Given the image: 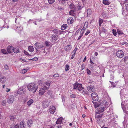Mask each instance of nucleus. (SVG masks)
<instances>
[{
	"instance_id": "nucleus-14",
	"label": "nucleus",
	"mask_w": 128,
	"mask_h": 128,
	"mask_svg": "<svg viewBox=\"0 0 128 128\" xmlns=\"http://www.w3.org/2000/svg\"><path fill=\"white\" fill-rule=\"evenodd\" d=\"M72 48L71 45H67L66 46L65 48V50L67 52L70 51Z\"/></svg>"
},
{
	"instance_id": "nucleus-10",
	"label": "nucleus",
	"mask_w": 128,
	"mask_h": 128,
	"mask_svg": "<svg viewBox=\"0 0 128 128\" xmlns=\"http://www.w3.org/2000/svg\"><path fill=\"white\" fill-rule=\"evenodd\" d=\"M34 46L38 49H40L42 48L44 46L42 44H40L38 42H36L34 44Z\"/></svg>"
},
{
	"instance_id": "nucleus-12",
	"label": "nucleus",
	"mask_w": 128,
	"mask_h": 128,
	"mask_svg": "<svg viewBox=\"0 0 128 128\" xmlns=\"http://www.w3.org/2000/svg\"><path fill=\"white\" fill-rule=\"evenodd\" d=\"M33 124V121L31 119H30L28 120L27 122V125L29 127H31L32 125Z\"/></svg>"
},
{
	"instance_id": "nucleus-37",
	"label": "nucleus",
	"mask_w": 128,
	"mask_h": 128,
	"mask_svg": "<svg viewBox=\"0 0 128 128\" xmlns=\"http://www.w3.org/2000/svg\"><path fill=\"white\" fill-rule=\"evenodd\" d=\"M122 108L123 109V110L124 111V112L125 113L126 112V108L125 107H124V105H123L122 104Z\"/></svg>"
},
{
	"instance_id": "nucleus-39",
	"label": "nucleus",
	"mask_w": 128,
	"mask_h": 128,
	"mask_svg": "<svg viewBox=\"0 0 128 128\" xmlns=\"http://www.w3.org/2000/svg\"><path fill=\"white\" fill-rule=\"evenodd\" d=\"M112 33L114 36H116L117 34V33L116 30H115L114 29L112 30Z\"/></svg>"
},
{
	"instance_id": "nucleus-24",
	"label": "nucleus",
	"mask_w": 128,
	"mask_h": 128,
	"mask_svg": "<svg viewBox=\"0 0 128 128\" xmlns=\"http://www.w3.org/2000/svg\"><path fill=\"white\" fill-rule=\"evenodd\" d=\"M28 49L29 51L32 52L34 51V48L32 46H30L28 48Z\"/></svg>"
},
{
	"instance_id": "nucleus-22",
	"label": "nucleus",
	"mask_w": 128,
	"mask_h": 128,
	"mask_svg": "<svg viewBox=\"0 0 128 128\" xmlns=\"http://www.w3.org/2000/svg\"><path fill=\"white\" fill-rule=\"evenodd\" d=\"M62 117H60V118L58 119L57 121L56 122V124H61L62 122Z\"/></svg>"
},
{
	"instance_id": "nucleus-19",
	"label": "nucleus",
	"mask_w": 128,
	"mask_h": 128,
	"mask_svg": "<svg viewBox=\"0 0 128 128\" xmlns=\"http://www.w3.org/2000/svg\"><path fill=\"white\" fill-rule=\"evenodd\" d=\"M25 125L24 123V121H22L21 122H20V128H25Z\"/></svg>"
},
{
	"instance_id": "nucleus-20",
	"label": "nucleus",
	"mask_w": 128,
	"mask_h": 128,
	"mask_svg": "<svg viewBox=\"0 0 128 128\" xmlns=\"http://www.w3.org/2000/svg\"><path fill=\"white\" fill-rule=\"evenodd\" d=\"M13 50L14 53H15L20 52L19 51V49L18 48H13Z\"/></svg>"
},
{
	"instance_id": "nucleus-41",
	"label": "nucleus",
	"mask_w": 128,
	"mask_h": 128,
	"mask_svg": "<svg viewBox=\"0 0 128 128\" xmlns=\"http://www.w3.org/2000/svg\"><path fill=\"white\" fill-rule=\"evenodd\" d=\"M56 35H54L52 38V40H53V41L55 40H56Z\"/></svg>"
},
{
	"instance_id": "nucleus-44",
	"label": "nucleus",
	"mask_w": 128,
	"mask_h": 128,
	"mask_svg": "<svg viewBox=\"0 0 128 128\" xmlns=\"http://www.w3.org/2000/svg\"><path fill=\"white\" fill-rule=\"evenodd\" d=\"M87 73L88 74L90 75L91 74V72L90 70H89L88 68L86 69Z\"/></svg>"
},
{
	"instance_id": "nucleus-53",
	"label": "nucleus",
	"mask_w": 128,
	"mask_h": 128,
	"mask_svg": "<svg viewBox=\"0 0 128 128\" xmlns=\"http://www.w3.org/2000/svg\"><path fill=\"white\" fill-rule=\"evenodd\" d=\"M88 22H86L84 25V26L86 27V28L87 27L88 25Z\"/></svg>"
},
{
	"instance_id": "nucleus-18",
	"label": "nucleus",
	"mask_w": 128,
	"mask_h": 128,
	"mask_svg": "<svg viewBox=\"0 0 128 128\" xmlns=\"http://www.w3.org/2000/svg\"><path fill=\"white\" fill-rule=\"evenodd\" d=\"M68 24H70L74 22L73 19L72 18L68 19L67 21Z\"/></svg>"
},
{
	"instance_id": "nucleus-21",
	"label": "nucleus",
	"mask_w": 128,
	"mask_h": 128,
	"mask_svg": "<svg viewBox=\"0 0 128 128\" xmlns=\"http://www.w3.org/2000/svg\"><path fill=\"white\" fill-rule=\"evenodd\" d=\"M68 25L67 24H64L61 26V29L62 30H65L67 27Z\"/></svg>"
},
{
	"instance_id": "nucleus-59",
	"label": "nucleus",
	"mask_w": 128,
	"mask_h": 128,
	"mask_svg": "<svg viewBox=\"0 0 128 128\" xmlns=\"http://www.w3.org/2000/svg\"><path fill=\"white\" fill-rule=\"evenodd\" d=\"M2 104L3 106H4L5 105V103H6V102L4 101V100L2 102Z\"/></svg>"
},
{
	"instance_id": "nucleus-32",
	"label": "nucleus",
	"mask_w": 128,
	"mask_h": 128,
	"mask_svg": "<svg viewBox=\"0 0 128 128\" xmlns=\"http://www.w3.org/2000/svg\"><path fill=\"white\" fill-rule=\"evenodd\" d=\"M80 91V92L83 94H88V92L86 90H82Z\"/></svg>"
},
{
	"instance_id": "nucleus-55",
	"label": "nucleus",
	"mask_w": 128,
	"mask_h": 128,
	"mask_svg": "<svg viewBox=\"0 0 128 128\" xmlns=\"http://www.w3.org/2000/svg\"><path fill=\"white\" fill-rule=\"evenodd\" d=\"M90 30H88L85 33L86 35H87L89 34L90 33Z\"/></svg>"
},
{
	"instance_id": "nucleus-35",
	"label": "nucleus",
	"mask_w": 128,
	"mask_h": 128,
	"mask_svg": "<svg viewBox=\"0 0 128 128\" xmlns=\"http://www.w3.org/2000/svg\"><path fill=\"white\" fill-rule=\"evenodd\" d=\"M117 32L118 34L122 35L123 34L122 31H120L118 29L117 30Z\"/></svg>"
},
{
	"instance_id": "nucleus-47",
	"label": "nucleus",
	"mask_w": 128,
	"mask_h": 128,
	"mask_svg": "<svg viewBox=\"0 0 128 128\" xmlns=\"http://www.w3.org/2000/svg\"><path fill=\"white\" fill-rule=\"evenodd\" d=\"M58 9L60 10H64L63 8L60 6H58Z\"/></svg>"
},
{
	"instance_id": "nucleus-49",
	"label": "nucleus",
	"mask_w": 128,
	"mask_h": 128,
	"mask_svg": "<svg viewBox=\"0 0 128 128\" xmlns=\"http://www.w3.org/2000/svg\"><path fill=\"white\" fill-rule=\"evenodd\" d=\"M76 96L74 94L71 95L70 96V97L72 98H75Z\"/></svg>"
},
{
	"instance_id": "nucleus-1",
	"label": "nucleus",
	"mask_w": 128,
	"mask_h": 128,
	"mask_svg": "<svg viewBox=\"0 0 128 128\" xmlns=\"http://www.w3.org/2000/svg\"><path fill=\"white\" fill-rule=\"evenodd\" d=\"M28 90L34 93L36 92L38 88V86H36L35 84L34 83H31L28 86Z\"/></svg>"
},
{
	"instance_id": "nucleus-7",
	"label": "nucleus",
	"mask_w": 128,
	"mask_h": 128,
	"mask_svg": "<svg viewBox=\"0 0 128 128\" xmlns=\"http://www.w3.org/2000/svg\"><path fill=\"white\" fill-rule=\"evenodd\" d=\"M6 80V78L2 75H0V81L2 83H4Z\"/></svg>"
},
{
	"instance_id": "nucleus-11",
	"label": "nucleus",
	"mask_w": 128,
	"mask_h": 128,
	"mask_svg": "<svg viewBox=\"0 0 128 128\" xmlns=\"http://www.w3.org/2000/svg\"><path fill=\"white\" fill-rule=\"evenodd\" d=\"M49 102L48 101H44L42 102V106L44 108H46L49 105Z\"/></svg>"
},
{
	"instance_id": "nucleus-50",
	"label": "nucleus",
	"mask_w": 128,
	"mask_h": 128,
	"mask_svg": "<svg viewBox=\"0 0 128 128\" xmlns=\"http://www.w3.org/2000/svg\"><path fill=\"white\" fill-rule=\"evenodd\" d=\"M24 52L25 54H26L28 56H30V55L29 54L28 52H27L25 50H24Z\"/></svg>"
},
{
	"instance_id": "nucleus-30",
	"label": "nucleus",
	"mask_w": 128,
	"mask_h": 128,
	"mask_svg": "<svg viewBox=\"0 0 128 128\" xmlns=\"http://www.w3.org/2000/svg\"><path fill=\"white\" fill-rule=\"evenodd\" d=\"M88 16H90L92 13V10L90 9H88L87 11Z\"/></svg>"
},
{
	"instance_id": "nucleus-38",
	"label": "nucleus",
	"mask_w": 128,
	"mask_h": 128,
	"mask_svg": "<svg viewBox=\"0 0 128 128\" xmlns=\"http://www.w3.org/2000/svg\"><path fill=\"white\" fill-rule=\"evenodd\" d=\"M66 68L65 69V70L66 71H67L68 70H69V66L66 64Z\"/></svg>"
},
{
	"instance_id": "nucleus-63",
	"label": "nucleus",
	"mask_w": 128,
	"mask_h": 128,
	"mask_svg": "<svg viewBox=\"0 0 128 128\" xmlns=\"http://www.w3.org/2000/svg\"><path fill=\"white\" fill-rule=\"evenodd\" d=\"M95 42H96V40H94L93 41H92V42H91V44H90L89 45V46L91 45V44H93V43H94Z\"/></svg>"
},
{
	"instance_id": "nucleus-13",
	"label": "nucleus",
	"mask_w": 128,
	"mask_h": 128,
	"mask_svg": "<svg viewBox=\"0 0 128 128\" xmlns=\"http://www.w3.org/2000/svg\"><path fill=\"white\" fill-rule=\"evenodd\" d=\"M13 47L12 46H8L7 48V50L9 53H11L13 49Z\"/></svg>"
},
{
	"instance_id": "nucleus-2",
	"label": "nucleus",
	"mask_w": 128,
	"mask_h": 128,
	"mask_svg": "<svg viewBox=\"0 0 128 128\" xmlns=\"http://www.w3.org/2000/svg\"><path fill=\"white\" fill-rule=\"evenodd\" d=\"M108 103L106 100L103 101L100 104V108L101 110H100V111L98 112V114H99L101 112L104 111L105 108H106L108 106Z\"/></svg>"
},
{
	"instance_id": "nucleus-16",
	"label": "nucleus",
	"mask_w": 128,
	"mask_h": 128,
	"mask_svg": "<svg viewBox=\"0 0 128 128\" xmlns=\"http://www.w3.org/2000/svg\"><path fill=\"white\" fill-rule=\"evenodd\" d=\"M52 31L54 33L56 34H57L58 33H59L60 34L62 32V31L60 30L57 29H54L52 30Z\"/></svg>"
},
{
	"instance_id": "nucleus-29",
	"label": "nucleus",
	"mask_w": 128,
	"mask_h": 128,
	"mask_svg": "<svg viewBox=\"0 0 128 128\" xmlns=\"http://www.w3.org/2000/svg\"><path fill=\"white\" fill-rule=\"evenodd\" d=\"M70 8L72 10H75V7L74 4H71L70 5Z\"/></svg>"
},
{
	"instance_id": "nucleus-40",
	"label": "nucleus",
	"mask_w": 128,
	"mask_h": 128,
	"mask_svg": "<svg viewBox=\"0 0 128 128\" xmlns=\"http://www.w3.org/2000/svg\"><path fill=\"white\" fill-rule=\"evenodd\" d=\"M48 3L50 4H52L54 3V0H48Z\"/></svg>"
},
{
	"instance_id": "nucleus-57",
	"label": "nucleus",
	"mask_w": 128,
	"mask_h": 128,
	"mask_svg": "<svg viewBox=\"0 0 128 128\" xmlns=\"http://www.w3.org/2000/svg\"><path fill=\"white\" fill-rule=\"evenodd\" d=\"M103 22V20L102 19H100L99 20V22L100 23H102Z\"/></svg>"
},
{
	"instance_id": "nucleus-6",
	"label": "nucleus",
	"mask_w": 128,
	"mask_h": 128,
	"mask_svg": "<svg viewBox=\"0 0 128 128\" xmlns=\"http://www.w3.org/2000/svg\"><path fill=\"white\" fill-rule=\"evenodd\" d=\"M87 90L90 92H94L95 89L93 86L90 85L87 87Z\"/></svg>"
},
{
	"instance_id": "nucleus-61",
	"label": "nucleus",
	"mask_w": 128,
	"mask_h": 128,
	"mask_svg": "<svg viewBox=\"0 0 128 128\" xmlns=\"http://www.w3.org/2000/svg\"><path fill=\"white\" fill-rule=\"evenodd\" d=\"M112 86L114 87H116V85H115V84L114 82H112Z\"/></svg>"
},
{
	"instance_id": "nucleus-31",
	"label": "nucleus",
	"mask_w": 128,
	"mask_h": 128,
	"mask_svg": "<svg viewBox=\"0 0 128 128\" xmlns=\"http://www.w3.org/2000/svg\"><path fill=\"white\" fill-rule=\"evenodd\" d=\"M23 92V90H22V89H19L18 90L17 94H22Z\"/></svg>"
},
{
	"instance_id": "nucleus-51",
	"label": "nucleus",
	"mask_w": 128,
	"mask_h": 128,
	"mask_svg": "<svg viewBox=\"0 0 128 128\" xmlns=\"http://www.w3.org/2000/svg\"><path fill=\"white\" fill-rule=\"evenodd\" d=\"M83 33H82V34H80L79 36V37L78 38V40H79L82 37L83 35Z\"/></svg>"
},
{
	"instance_id": "nucleus-56",
	"label": "nucleus",
	"mask_w": 128,
	"mask_h": 128,
	"mask_svg": "<svg viewBox=\"0 0 128 128\" xmlns=\"http://www.w3.org/2000/svg\"><path fill=\"white\" fill-rule=\"evenodd\" d=\"M106 30H105L104 28H102V31L104 32V33H106Z\"/></svg>"
},
{
	"instance_id": "nucleus-8",
	"label": "nucleus",
	"mask_w": 128,
	"mask_h": 128,
	"mask_svg": "<svg viewBox=\"0 0 128 128\" xmlns=\"http://www.w3.org/2000/svg\"><path fill=\"white\" fill-rule=\"evenodd\" d=\"M56 110L55 107L53 106H50V108L49 109V112L51 114H54Z\"/></svg>"
},
{
	"instance_id": "nucleus-28",
	"label": "nucleus",
	"mask_w": 128,
	"mask_h": 128,
	"mask_svg": "<svg viewBox=\"0 0 128 128\" xmlns=\"http://www.w3.org/2000/svg\"><path fill=\"white\" fill-rule=\"evenodd\" d=\"M76 10H70L69 12L70 14V15H73L75 14L74 12Z\"/></svg>"
},
{
	"instance_id": "nucleus-45",
	"label": "nucleus",
	"mask_w": 128,
	"mask_h": 128,
	"mask_svg": "<svg viewBox=\"0 0 128 128\" xmlns=\"http://www.w3.org/2000/svg\"><path fill=\"white\" fill-rule=\"evenodd\" d=\"M59 0L64 4H65L66 3V0Z\"/></svg>"
},
{
	"instance_id": "nucleus-46",
	"label": "nucleus",
	"mask_w": 128,
	"mask_h": 128,
	"mask_svg": "<svg viewBox=\"0 0 128 128\" xmlns=\"http://www.w3.org/2000/svg\"><path fill=\"white\" fill-rule=\"evenodd\" d=\"M27 72V70L25 69H23L22 71V73L24 74L26 73Z\"/></svg>"
},
{
	"instance_id": "nucleus-23",
	"label": "nucleus",
	"mask_w": 128,
	"mask_h": 128,
	"mask_svg": "<svg viewBox=\"0 0 128 128\" xmlns=\"http://www.w3.org/2000/svg\"><path fill=\"white\" fill-rule=\"evenodd\" d=\"M92 102L94 105V107L95 108L98 107L100 104L98 102H94L93 101H92Z\"/></svg>"
},
{
	"instance_id": "nucleus-36",
	"label": "nucleus",
	"mask_w": 128,
	"mask_h": 128,
	"mask_svg": "<svg viewBox=\"0 0 128 128\" xmlns=\"http://www.w3.org/2000/svg\"><path fill=\"white\" fill-rule=\"evenodd\" d=\"M102 115V114H96L95 115V117L96 118H99L101 117Z\"/></svg>"
},
{
	"instance_id": "nucleus-48",
	"label": "nucleus",
	"mask_w": 128,
	"mask_h": 128,
	"mask_svg": "<svg viewBox=\"0 0 128 128\" xmlns=\"http://www.w3.org/2000/svg\"><path fill=\"white\" fill-rule=\"evenodd\" d=\"M85 64H83L81 65V68L82 70H83L84 68Z\"/></svg>"
},
{
	"instance_id": "nucleus-58",
	"label": "nucleus",
	"mask_w": 128,
	"mask_h": 128,
	"mask_svg": "<svg viewBox=\"0 0 128 128\" xmlns=\"http://www.w3.org/2000/svg\"><path fill=\"white\" fill-rule=\"evenodd\" d=\"M78 6L79 7V8L81 9L83 7V6H81V5H80V4H79L78 5Z\"/></svg>"
},
{
	"instance_id": "nucleus-4",
	"label": "nucleus",
	"mask_w": 128,
	"mask_h": 128,
	"mask_svg": "<svg viewBox=\"0 0 128 128\" xmlns=\"http://www.w3.org/2000/svg\"><path fill=\"white\" fill-rule=\"evenodd\" d=\"M124 52L122 50H118L116 52V55L119 58H122L124 56Z\"/></svg>"
},
{
	"instance_id": "nucleus-62",
	"label": "nucleus",
	"mask_w": 128,
	"mask_h": 128,
	"mask_svg": "<svg viewBox=\"0 0 128 128\" xmlns=\"http://www.w3.org/2000/svg\"><path fill=\"white\" fill-rule=\"evenodd\" d=\"M10 118L11 120H13L14 118H13L14 117L13 116H10Z\"/></svg>"
},
{
	"instance_id": "nucleus-43",
	"label": "nucleus",
	"mask_w": 128,
	"mask_h": 128,
	"mask_svg": "<svg viewBox=\"0 0 128 128\" xmlns=\"http://www.w3.org/2000/svg\"><path fill=\"white\" fill-rule=\"evenodd\" d=\"M45 44L46 46H48L50 45V42L46 41L45 42Z\"/></svg>"
},
{
	"instance_id": "nucleus-42",
	"label": "nucleus",
	"mask_w": 128,
	"mask_h": 128,
	"mask_svg": "<svg viewBox=\"0 0 128 128\" xmlns=\"http://www.w3.org/2000/svg\"><path fill=\"white\" fill-rule=\"evenodd\" d=\"M59 76V75L58 74H56L53 76V77L54 78L58 77Z\"/></svg>"
},
{
	"instance_id": "nucleus-3",
	"label": "nucleus",
	"mask_w": 128,
	"mask_h": 128,
	"mask_svg": "<svg viewBox=\"0 0 128 128\" xmlns=\"http://www.w3.org/2000/svg\"><path fill=\"white\" fill-rule=\"evenodd\" d=\"M91 96L92 100L95 101H98V95L96 92H93L91 94Z\"/></svg>"
},
{
	"instance_id": "nucleus-26",
	"label": "nucleus",
	"mask_w": 128,
	"mask_h": 128,
	"mask_svg": "<svg viewBox=\"0 0 128 128\" xmlns=\"http://www.w3.org/2000/svg\"><path fill=\"white\" fill-rule=\"evenodd\" d=\"M103 3L105 5H108L110 4V2L108 0H103Z\"/></svg>"
},
{
	"instance_id": "nucleus-33",
	"label": "nucleus",
	"mask_w": 128,
	"mask_h": 128,
	"mask_svg": "<svg viewBox=\"0 0 128 128\" xmlns=\"http://www.w3.org/2000/svg\"><path fill=\"white\" fill-rule=\"evenodd\" d=\"M1 51L2 53L3 54H8L6 50L5 49H2L1 50Z\"/></svg>"
},
{
	"instance_id": "nucleus-5",
	"label": "nucleus",
	"mask_w": 128,
	"mask_h": 128,
	"mask_svg": "<svg viewBox=\"0 0 128 128\" xmlns=\"http://www.w3.org/2000/svg\"><path fill=\"white\" fill-rule=\"evenodd\" d=\"M14 96H10L8 98L7 101V102L8 103L12 104L14 101Z\"/></svg>"
},
{
	"instance_id": "nucleus-60",
	"label": "nucleus",
	"mask_w": 128,
	"mask_h": 128,
	"mask_svg": "<svg viewBox=\"0 0 128 128\" xmlns=\"http://www.w3.org/2000/svg\"><path fill=\"white\" fill-rule=\"evenodd\" d=\"M14 128H19L18 125V124L16 125L14 127Z\"/></svg>"
},
{
	"instance_id": "nucleus-25",
	"label": "nucleus",
	"mask_w": 128,
	"mask_h": 128,
	"mask_svg": "<svg viewBox=\"0 0 128 128\" xmlns=\"http://www.w3.org/2000/svg\"><path fill=\"white\" fill-rule=\"evenodd\" d=\"M34 102V100L32 99H30L28 101L27 103V105L30 106Z\"/></svg>"
},
{
	"instance_id": "nucleus-54",
	"label": "nucleus",
	"mask_w": 128,
	"mask_h": 128,
	"mask_svg": "<svg viewBox=\"0 0 128 128\" xmlns=\"http://www.w3.org/2000/svg\"><path fill=\"white\" fill-rule=\"evenodd\" d=\"M32 60L33 61H36L38 60V58L36 57H34V58H32Z\"/></svg>"
},
{
	"instance_id": "nucleus-34",
	"label": "nucleus",
	"mask_w": 128,
	"mask_h": 128,
	"mask_svg": "<svg viewBox=\"0 0 128 128\" xmlns=\"http://www.w3.org/2000/svg\"><path fill=\"white\" fill-rule=\"evenodd\" d=\"M125 8L126 10H128V0H126L125 1Z\"/></svg>"
},
{
	"instance_id": "nucleus-15",
	"label": "nucleus",
	"mask_w": 128,
	"mask_h": 128,
	"mask_svg": "<svg viewBox=\"0 0 128 128\" xmlns=\"http://www.w3.org/2000/svg\"><path fill=\"white\" fill-rule=\"evenodd\" d=\"M50 85V83L49 82H46V83L44 84V87L45 88L46 90H47L48 88Z\"/></svg>"
},
{
	"instance_id": "nucleus-64",
	"label": "nucleus",
	"mask_w": 128,
	"mask_h": 128,
	"mask_svg": "<svg viewBox=\"0 0 128 128\" xmlns=\"http://www.w3.org/2000/svg\"><path fill=\"white\" fill-rule=\"evenodd\" d=\"M84 27L81 30V32L82 31V33H83V31L84 30V29H86V28H84Z\"/></svg>"
},
{
	"instance_id": "nucleus-52",
	"label": "nucleus",
	"mask_w": 128,
	"mask_h": 128,
	"mask_svg": "<svg viewBox=\"0 0 128 128\" xmlns=\"http://www.w3.org/2000/svg\"><path fill=\"white\" fill-rule=\"evenodd\" d=\"M4 69L6 70H8V67L7 64H6L4 66Z\"/></svg>"
},
{
	"instance_id": "nucleus-27",
	"label": "nucleus",
	"mask_w": 128,
	"mask_h": 128,
	"mask_svg": "<svg viewBox=\"0 0 128 128\" xmlns=\"http://www.w3.org/2000/svg\"><path fill=\"white\" fill-rule=\"evenodd\" d=\"M80 84L81 85V86H77V89L78 90L80 91H81L82 90V89H84V88L82 87V84Z\"/></svg>"
},
{
	"instance_id": "nucleus-9",
	"label": "nucleus",
	"mask_w": 128,
	"mask_h": 128,
	"mask_svg": "<svg viewBox=\"0 0 128 128\" xmlns=\"http://www.w3.org/2000/svg\"><path fill=\"white\" fill-rule=\"evenodd\" d=\"M46 89L45 88L42 87L39 90V95H43L45 92V90Z\"/></svg>"
},
{
	"instance_id": "nucleus-17",
	"label": "nucleus",
	"mask_w": 128,
	"mask_h": 128,
	"mask_svg": "<svg viewBox=\"0 0 128 128\" xmlns=\"http://www.w3.org/2000/svg\"><path fill=\"white\" fill-rule=\"evenodd\" d=\"M81 86V85L80 84H78V82H76L75 83L73 84L74 88L73 89L75 90L77 89V86Z\"/></svg>"
}]
</instances>
